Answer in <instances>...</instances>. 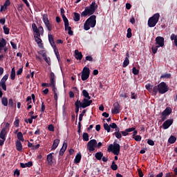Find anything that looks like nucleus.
<instances>
[{
    "label": "nucleus",
    "instance_id": "nucleus-8",
    "mask_svg": "<svg viewBox=\"0 0 177 177\" xmlns=\"http://www.w3.org/2000/svg\"><path fill=\"white\" fill-rule=\"evenodd\" d=\"M121 106L118 102L113 104V109H111L113 114H118L120 111Z\"/></svg>",
    "mask_w": 177,
    "mask_h": 177
},
{
    "label": "nucleus",
    "instance_id": "nucleus-2",
    "mask_svg": "<svg viewBox=\"0 0 177 177\" xmlns=\"http://www.w3.org/2000/svg\"><path fill=\"white\" fill-rule=\"evenodd\" d=\"M32 29L35 32L34 37L38 46H39V48H44V45L42 44V39H41L40 38L41 35H44V27H42V26L37 27L35 23H32Z\"/></svg>",
    "mask_w": 177,
    "mask_h": 177
},
{
    "label": "nucleus",
    "instance_id": "nucleus-10",
    "mask_svg": "<svg viewBox=\"0 0 177 177\" xmlns=\"http://www.w3.org/2000/svg\"><path fill=\"white\" fill-rule=\"evenodd\" d=\"M68 147V142L67 140H64V143H63V146L62 147V149H60L59 150V158H62V156H64L66 149Z\"/></svg>",
    "mask_w": 177,
    "mask_h": 177
},
{
    "label": "nucleus",
    "instance_id": "nucleus-58",
    "mask_svg": "<svg viewBox=\"0 0 177 177\" xmlns=\"http://www.w3.org/2000/svg\"><path fill=\"white\" fill-rule=\"evenodd\" d=\"M171 74H162L160 78H170Z\"/></svg>",
    "mask_w": 177,
    "mask_h": 177
},
{
    "label": "nucleus",
    "instance_id": "nucleus-29",
    "mask_svg": "<svg viewBox=\"0 0 177 177\" xmlns=\"http://www.w3.org/2000/svg\"><path fill=\"white\" fill-rule=\"evenodd\" d=\"M160 84L158 85H155V86H153L152 91L155 93V95H157L158 92H160Z\"/></svg>",
    "mask_w": 177,
    "mask_h": 177
},
{
    "label": "nucleus",
    "instance_id": "nucleus-42",
    "mask_svg": "<svg viewBox=\"0 0 177 177\" xmlns=\"http://www.w3.org/2000/svg\"><path fill=\"white\" fill-rule=\"evenodd\" d=\"M133 34H132V30L131 28H129L127 29V38H131Z\"/></svg>",
    "mask_w": 177,
    "mask_h": 177
},
{
    "label": "nucleus",
    "instance_id": "nucleus-43",
    "mask_svg": "<svg viewBox=\"0 0 177 177\" xmlns=\"http://www.w3.org/2000/svg\"><path fill=\"white\" fill-rule=\"evenodd\" d=\"M0 86H1L2 89H3V91H7L6 84H5L3 82V81H2V80H1V81H0Z\"/></svg>",
    "mask_w": 177,
    "mask_h": 177
},
{
    "label": "nucleus",
    "instance_id": "nucleus-38",
    "mask_svg": "<svg viewBox=\"0 0 177 177\" xmlns=\"http://www.w3.org/2000/svg\"><path fill=\"white\" fill-rule=\"evenodd\" d=\"M111 168L113 171H116L118 169V164H115V161H112V164L111 165Z\"/></svg>",
    "mask_w": 177,
    "mask_h": 177
},
{
    "label": "nucleus",
    "instance_id": "nucleus-49",
    "mask_svg": "<svg viewBox=\"0 0 177 177\" xmlns=\"http://www.w3.org/2000/svg\"><path fill=\"white\" fill-rule=\"evenodd\" d=\"M158 50V45H156V46H152V52H153V53H154V54L157 53Z\"/></svg>",
    "mask_w": 177,
    "mask_h": 177
},
{
    "label": "nucleus",
    "instance_id": "nucleus-11",
    "mask_svg": "<svg viewBox=\"0 0 177 177\" xmlns=\"http://www.w3.org/2000/svg\"><path fill=\"white\" fill-rule=\"evenodd\" d=\"M93 100L91 99L86 98L83 99L82 100V107L83 109H86V107H88V106H91L92 104Z\"/></svg>",
    "mask_w": 177,
    "mask_h": 177
},
{
    "label": "nucleus",
    "instance_id": "nucleus-61",
    "mask_svg": "<svg viewBox=\"0 0 177 177\" xmlns=\"http://www.w3.org/2000/svg\"><path fill=\"white\" fill-rule=\"evenodd\" d=\"M23 67H21L20 68H19V70L17 71V75H21L23 73Z\"/></svg>",
    "mask_w": 177,
    "mask_h": 177
},
{
    "label": "nucleus",
    "instance_id": "nucleus-6",
    "mask_svg": "<svg viewBox=\"0 0 177 177\" xmlns=\"http://www.w3.org/2000/svg\"><path fill=\"white\" fill-rule=\"evenodd\" d=\"M90 68L88 67H84L83 71H82V80L86 81L90 77Z\"/></svg>",
    "mask_w": 177,
    "mask_h": 177
},
{
    "label": "nucleus",
    "instance_id": "nucleus-48",
    "mask_svg": "<svg viewBox=\"0 0 177 177\" xmlns=\"http://www.w3.org/2000/svg\"><path fill=\"white\" fill-rule=\"evenodd\" d=\"M19 122H20V120L19 118H16L15 121L14 122V125H15V127H19Z\"/></svg>",
    "mask_w": 177,
    "mask_h": 177
},
{
    "label": "nucleus",
    "instance_id": "nucleus-12",
    "mask_svg": "<svg viewBox=\"0 0 177 177\" xmlns=\"http://www.w3.org/2000/svg\"><path fill=\"white\" fill-rule=\"evenodd\" d=\"M173 122H174L173 118H170L169 120L166 119V121H165V122H163L162 124V128L164 129H167L168 128H169V127H171V125H172Z\"/></svg>",
    "mask_w": 177,
    "mask_h": 177
},
{
    "label": "nucleus",
    "instance_id": "nucleus-35",
    "mask_svg": "<svg viewBox=\"0 0 177 177\" xmlns=\"http://www.w3.org/2000/svg\"><path fill=\"white\" fill-rule=\"evenodd\" d=\"M104 129L107 131V132H111V124L109 125L107 122H105L104 124Z\"/></svg>",
    "mask_w": 177,
    "mask_h": 177
},
{
    "label": "nucleus",
    "instance_id": "nucleus-16",
    "mask_svg": "<svg viewBox=\"0 0 177 177\" xmlns=\"http://www.w3.org/2000/svg\"><path fill=\"white\" fill-rule=\"evenodd\" d=\"M75 57L77 59V60H82L83 57V55L82 52H79L77 49L75 50Z\"/></svg>",
    "mask_w": 177,
    "mask_h": 177
},
{
    "label": "nucleus",
    "instance_id": "nucleus-33",
    "mask_svg": "<svg viewBox=\"0 0 177 177\" xmlns=\"http://www.w3.org/2000/svg\"><path fill=\"white\" fill-rule=\"evenodd\" d=\"M46 28L48 31H52L53 30V24L50 23L48 18L47 19Z\"/></svg>",
    "mask_w": 177,
    "mask_h": 177
},
{
    "label": "nucleus",
    "instance_id": "nucleus-21",
    "mask_svg": "<svg viewBox=\"0 0 177 177\" xmlns=\"http://www.w3.org/2000/svg\"><path fill=\"white\" fill-rule=\"evenodd\" d=\"M114 135L118 139H120L122 136V132H120V128L117 125V128L115 129V132H114Z\"/></svg>",
    "mask_w": 177,
    "mask_h": 177
},
{
    "label": "nucleus",
    "instance_id": "nucleus-44",
    "mask_svg": "<svg viewBox=\"0 0 177 177\" xmlns=\"http://www.w3.org/2000/svg\"><path fill=\"white\" fill-rule=\"evenodd\" d=\"M3 28L4 34L8 35L10 31V28L8 27H6V26H3Z\"/></svg>",
    "mask_w": 177,
    "mask_h": 177
},
{
    "label": "nucleus",
    "instance_id": "nucleus-24",
    "mask_svg": "<svg viewBox=\"0 0 177 177\" xmlns=\"http://www.w3.org/2000/svg\"><path fill=\"white\" fill-rule=\"evenodd\" d=\"M170 39L174 41L175 46L177 48V34H171L170 37Z\"/></svg>",
    "mask_w": 177,
    "mask_h": 177
},
{
    "label": "nucleus",
    "instance_id": "nucleus-9",
    "mask_svg": "<svg viewBox=\"0 0 177 177\" xmlns=\"http://www.w3.org/2000/svg\"><path fill=\"white\" fill-rule=\"evenodd\" d=\"M156 44L158 45V48L164 46V45H165L164 37H156Z\"/></svg>",
    "mask_w": 177,
    "mask_h": 177
},
{
    "label": "nucleus",
    "instance_id": "nucleus-40",
    "mask_svg": "<svg viewBox=\"0 0 177 177\" xmlns=\"http://www.w3.org/2000/svg\"><path fill=\"white\" fill-rule=\"evenodd\" d=\"M145 88L146 89H147V91H149V92H151V91H153V86L151 85V84H147L145 85Z\"/></svg>",
    "mask_w": 177,
    "mask_h": 177
},
{
    "label": "nucleus",
    "instance_id": "nucleus-53",
    "mask_svg": "<svg viewBox=\"0 0 177 177\" xmlns=\"http://www.w3.org/2000/svg\"><path fill=\"white\" fill-rule=\"evenodd\" d=\"M8 105L10 106V107H13L14 106L13 99H12V98L9 99Z\"/></svg>",
    "mask_w": 177,
    "mask_h": 177
},
{
    "label": "nucleus",
    "instance_id": "nucleus-57",
    "mask_svg": "<svg viewBox=\"0 0 177 177\" xmlns=\"http://www.w3.org/2000/svg\"><path fill=\"white\" fill-rule=\"evenodd\" d=\"M48 129H49V131H55V127H54V125L53 124H50L49 125H48Z\"/></svg>",
    "mask_w": 177,
    "mask_h": 177
},
{
    "label": "nucleus",
    "instance_id": "nucleus-55",
    "mask_svg": "<svg viewBox=\"0 0 177 177\" xmlns=\"http://www.w3.org/2000/svg\"><path fill=\"white\" fill-rule=\"evenodd\" d=\"M68 33L69 35H74V32L72 30V28L68 25Z\"/></svg>",
    "mask_w": 177,
    "mask_h": 177
},
{
    "label": "nucleus",
    "instance_id": "nucleus-50",
    "mask_svg": "<svg viewBox=\"0 0 177 177\" xmlns=\"http://www.w3.org/2000/svg\"><path fill=\"white\" fill-rule=\"evenodd\" d=\"M8 77H9V74H6V75L3 77V78H1V80H2L5 84H6V81H7Z\"/></svg>",
    "mask_w": 177,
    "mask_h": 177
},
{
    "label": "nucleus",
    "instance_id": "nucleus-15",
    "mask_svg": "<svg viewBox=\"0 0 177 177\" xmlns=\"http://www.w3.org/2000/svg\"><path fill=\"white\" fill-rule=\"evenodd\" d=\"M75 106H76L75 113H76V114H78L79 111H80V107H82L81 100L77 99V100H76V102H75Z\"/></svg>",
    "mask_w": 177,
    "mask_h": 177
},
{
    "label": "nucleus",
    "instance_id": "nucleus-27",
    "mask_svg": "<svg viewBox=\"0 0 177 177\" xmlns=\"http://www.w3.org/2000/svg\"><path fill=\"white\" fill-rule=\"evenodd\" d=\"M103 156L104 153H102V151H97V153H95V158H97V160H102Z\"/></svg>",
    "mask_w": 177,
    "mask_h": 177
},
{
    "label": "nucleus",
    "instance_id": "nucleus-63",
    "mask_svg": "<svg viewBox=\"0 0 177 177\" xmlns=\"http://www.w3.org/2000/svg\"><path fill=\"white\" fill-rule=\"evenodd\" d=\"M26 101L28 102V104L32 103V97L31 96H28Z\"/></svg>",
    "mask_w": 177,
    "mask_h": 177
},
{
    "label": "nucleus",
    "instance_id": "nucleus-51",
    "mask_svg": "<svg viewBox=\"0 0 177 177\" xmlns=\"http://www.w3.org/2000/svg\"><path fill=\"white\" fill-rule=\"evenodd\" d=\"M68 30H69V21H68V19L66 18L65 30L68 32Z\"/></svg>",
    "mask_w": 177,
    "mask_h": 177
},
{
    "label": "nucleus",
    "instance_id": "nucleus-23",
    "mask_svg": "<svg viewBox=\"0 0 177 177\" xmlns=\"http://www.w3.org/2000/svg\"><path fill=\"white\" fill-rule=\"evenodd\" d=\"M59 139H55L53 145L51 147V150H55V149H57V146L59 145Z\"/></svg>",
    "mask_w": 177,
    "mask_h": 177
},
{
    "label": "nucleus",
    "instance_id": "nucleus-28",
    "mask_svg": "<svg viewBox=\"0 0 177 177\" xmlns=\"http://www.w3.org/2000/svg\"><path fill=\"white\" fill-rule=\"evenodd\" d=\"M10 78L12 80H15V78H16V70H15V67H12V68L11 70Z\"/></svg>",
    "mask_w": 177,
    "mask_h": 177
},
{
    "label": "nucleus",
    "instance_id": "nucleus-59",
    "mask_svg": "<svg viewBox=\"0 0 177 177\" xmlns=\"http://www.w3.org/2000/svg\"><path fill=\"white\" fill-rule=\"evenodd\" d=\"M45 110H46V106H45L44 102H42L41 107V111L42 113H44V111H45Z\"/></svg>",
    "mask_w": 177,
    "mask_h": 177
},
{
    "label": "nucleus",
    "instance_id": "nucleus-46",
    "mask_svg": "<svg viewBox=\"0 0 177 177\" xmlns=\"http://www.w3.org/2000/svg\"><path fill=\"white\" fill-rule=\"evenodd\" d=\"M52 89H53V91L54 92V95H55V94L56 93V91H57V88H56V78L55 80V82H54V84L53 85Z\"/></svg>",
    "mask_w": 177,
    "mask_h": 177
},
{
    "label": "nucleus",
    "instance_id": "nucleus-36",
    "mask_svg": "<svg viewBox=\"0 0 177 177\" xmlns=\"http://www.w3.org/2000/svg\"><path fill=\"white\" fill-rule=\"evenodd\" d=\"M176 136H174L173 135H171V136L168 139V142L169 143H175V142L176 141Z\"/></svg>",
    "mask_w": 177,
    "mask_h": 177
},
{
    "label": "nucleus",
    "instance_id": "nucleus-39",
    "mask_svg": "<svg viewBox=\"0 0 177 177\" xmlns=\"http://www.w3.org/2000/svg\"><path fill=\"white\" fill-rule=\"evenodd\" d=\"M48 19V16L47 14L43 15V21L46 27H47Z\"/></svg>",
    "mask_w": 177,
    "mask_h": 177
},
{
    "label": "nucleus",
    "instance_id": "nucleus-60",
    "mask_svg": "<svg viewBox=\"0 0 177 177\" xmlns=\"http://www.w3.org/2000/svg\"><path fill=\"white\" fill-rule=\"evenodd\" d=\"M10 44L13 49H17V44H15V42H13V41H10Z\"/></svg>",
    "mask_w": 177,
    "mask_h": 177
},
{
    "label": "nucleus",
    "instance_id": "nucleus-56",
    "mask_svg": "<svg viewBox=\"0 0 177 177\" xmlns=\"http://www.w3.org/2000/svg\"><path fill=\"white\" fill-rule=\"evenodd\" d=\"M134 139H135V140H137V142H139V141L142 140V136H140V135L136 134Z\"/></svg>",
    "mask_w": 177,
    "mask_h": 177
},
{
    "label": "nucleus",
    "instance_id": "nucleus-64",
    "mask_svg": "<svg viewBox=\"0 0 177 177\" xmlns=\"http://www.w3.org/2000/svg\"><path fill=\"white\" fill-rule=\"evenodd\" d=\"M138 176L140 177H143L144 176V174H143L142 169H138Z\"/></svg>",
    "mask_w": 177,
    "mask_h": 177
},
{
    "label": "nucleus",
    "instance_id": "nucleus-47",
    "mask_svg": "<svg viewBox=\"0 0 177 177\" xmlns=\"http://www.w3.org/2000/svg\"><path fill=\"white\" fill-rule=\"evenodd\" d=\"M167 117H166V113H165V110L162 112L161 120L165 122V120H167Z\"/></svg>",
    "mask_w": 177,
    "mask_h": 177
},
{
    "label": "nucleus",
    "instance_id": "nucleus-32",
    "mask_svg": "<svg viewBox=\"0 0 177 177\" xmlns=\"http://www.w3.org/2000/svg\"><path fill=\"white\" fill-rule=\"evenodd\" d=\"M171 113H172V109L171 107H166L164 112V113H165V116L167 118V115H169Z\"/></svg>",
    "mask_w": 177,
    "mask_h": 177
},
{
    "label": "nucleus",
    "instance_id": "nucleus-4",
    "mask_svg": "<svg viewBox=\"0 0 177 177\" xmlns=\"http://www.w3.org/2000/svg\"><path fill=\"white\" fill-rule=\"evenodd\" d=\"M160 20V13H155L151 17H149L148 20L149 27H156L157 23Z\"/></svg>",
    "mask_w": 177,
    "mask_h": 177
},
{
    "label": "nucleus",
    "instance_id": "nucleus-13",
    "mask_svg": "<svg viewBox=\"0 0 177 177\" xmlns=\"http://www.w3.org/2000/svg\"><path fill=\"white\" fill-rule=\"evenodd\" d=\"M129 57H130L129 52H127L126 57H125V59L124 60V62H123V64H122V67H127V66H129V64L130 63Z\"/></svg>",
    "mask_w": 177,
    "mask_h": 177
},
{
    "label": "nucleus",
    "instance_id": "nucleus-1",
    "mask_svg": "<svg viewBox=\"0 0 177 177\" xmlns=\"http://www.w3.org/2000/svg\"><path fill=\"white\" fill-rule=\"evenodd\" d=\"M98 8V5H97L96 2L93 1L90 6H86L84 10L81 13V17H86V16H90L87 20H86L84 24V29L86 31L93 28L96 26L97 23V17L94 15L95 12H96ZM91 26V27H90Z\"/></svg>",
    "mask_w": 177,
    "mask_h": 177
},
{
    "label": "nucleus",
    "instance_id": "nucleus-54",
    "mask_svg": "<svg viewBox=\"0 0 177 177\" xmlns=\"http://www.w3.org/2000/svg\"><path fill=\"white\" fill-rule=\"evenodd\" d=\"M10 0H6L3 6L6 9L8 8V6H10Z\"/></svg>",
    "mask_w": 177,
    "mask_h": 177
},
{
    "label": "nucleus",
    "instance_id": "nucleus-17",
    "mask_svg": "<svg viewBox=\"0 0 177 177\" xmlns=\"http://www.w3.org/2000/svg\"><path fill=\"white\" fill-rule=\"evenodd\" d=\"M47 162L49 165H53V153H49V154L47 155Z\"/></svg>",
    "mask_w": 177,
    "mask_h": 177
},
{
    "label": "nucleus",
    "instance_id": "nucleus-20",
    "mask_svg": "<svg viewBox=\"0 0 177 177\" xmlns=\"http://www.w3.org/2000/svg\"><path fill=\"white\" fill-rule=\"evenodd\" d=\"M6 128L5 127L1 129V133H0V138L3 139V140H6Z\"/></svg>",
    "mask_w": 177,
    "mask_h": 177
},
{
    "label": "nucleus",
    "instance_id": "nucleus-31",
    "mask_svg": "<svg viewBox=\"0 0 177 177\" xmlns=\"http://www.w3.org/2000/svg\"><path fill=\"white\" fill-rule=\"evenodd\" d=\"M43 55H44V59L45 60V62H46V63L48 64V66H50V64H51L50 57H47L46 52H45V54Z\"/></svg>",
    "mask_w": 177,
    "mask_h": 177
},
{
    "label": "nucleus",
    "instance_id": "nucleus-7",
    "mask_svg": "<svg viewBox=\"0 0 177 177\" xmlns=\"http://www.w3.org/2000/svg\"><path fill=\"white\" fill-rule=\"evenodd\" d=\"M168 91L169 86L167 85L166 82H162L159 84V93H166Z\"/></svg>",
    "mask_w": 177,
    "mask_h": 177
},
{
    "label": "nucleus",
    "instance_id": "nucleus-45",
    "mask_svg": "<svg viewBox=\"0 0 177 177\" xmlns=\"http://www.w3.org/2000/svg\"><path fill=\"white\" fill-rule=\"evenodd\" d=\"M132 73L134 74V75H138L139 74V70H138L136 67H133Z\"/></svg>",
    "mask_w": 177,
    "mask_h": 177
},
{
    "label": "nucleus",
    "instance_id": "nucleus-19",
    "mask_svg": "<svg viewBox=\"0 0 177 177\" xmlns=\"http://www.w3.org/2000/svg\"><path fill=\"white\" fill-rule=\"evenodd\" d=\"M16 149L18 151H22L23 150V145L20 140L16 141Z\"/></svg>",
    "mask_w": 177,
    "mask_h": 177
},
{
    "label": "nucleus",
    "instance_id": "nucleus-5",
    "mask_svg": "<svg viewBox=\"0 0 177 177\" xmlns=\"http://www.w3.org/2000/svg\"><path fill=\"white\" fill-rule=\"evenodd\" d=\"M97 142L96 139H91L87 143V149L89 151H94L95 147H97Z\"/></svg>",
    "mask_w": 177,
    "mask_h": 177
},
{
    "label": "nucleus",
    "instance_id": "nucleus-34",
    "mask_svg": "<svg viewBox=\"0 0 177 177\" xmlns=\"http://www.w3.org/2000/svg\"><path fill=\"white\" fill-rule=\"evenodd\" d=\"M17 138L20 142H21H21H24V137L22 132L19 131L17 133Z\"/></svg>",
    "mask_w": 177,
    "mask_h": 177
},
{
    "label": "nucleus",
    "instance_id": "nucleus-30",
    "mask_svg": "<svg viewBox=\"0 0 177 177\" xmlns=\"http://www.w3.org/2000/svg\"><path fill=\"white\" fill-rule=\"evenodd\" d=\"M73 20L75 21H80V13H77V12L73 13Z\"/></svg>",
    "mask_w": 177,
    "mask_h": 177
},
{
    "label": "nucleus",
    "instance_id": "nucleus-18",
    "mask_svg": "<svg viewBox=\"0 0 177 177\" xmlns=\"http://www.w3.org/2000/svg\"><path fill=\"white\" fill-rule=\"evenodd\" d=\"M48 41L52 46V48H55V40H54V37L52 35V34H48Z\"/></svg>",
    "mask_w": 177,
    "mask_h": 177
},
{
    "label": "nucleus",
    "instance_id": "nucleus-26",
    "mask_svg": "<svg viewBox=\"0 0 177 177\" xmlns=\"http://www.w3.org/2000/svg\"><path fill=\"white\" fill-rule=\"evenodd\" d=\"M81 158H82L81 153H77V154H76V156L75 157V162H76V164H77L78 162H80Z\"/></svg>",
    "mask_w": 177,
    "mask_h": 177
},
{
    "label": "nucleus",
    "instance_id": "nucleus-62",
    "mask_svg": "<svg viewBox=\"0 0 177 177\" xmlns=\"http://www.w3.org/2000/svg\"><path fill=\"white\" fill-rule=\"evenodd\" d=\"M110 127L115 129L116 131L117 124L115 122H112V124H110Z\"/></svg>",
    "mask_w": 177,
    "mask_h": 177
},
{
    "label": "nucleus",
    "instance_id": "nucleus-52",
    "mask_svg": "<svg viewBox=\"0 0 177 177\" xmlns=\"http://www.w3.org/2000/svg\"><path fill=\"white\" fill-rule=\"evenodd\" d=\"M148 145H150L151 146H154L155 142L152 139H148L147 140Z\"/></svg>",
    "mask_w": 177,
    "mask_h": 177
},
{
    "label": "nucleus",
    "instance_id": "nucleus-37",
    "mask_svg": "<svg viewBox=\"0 0 177 177\" xmlns=\"http://www.w3.org/2000/svg\"><path fill=\"white\" fill-rule=\"evenodd\" d=\"M1 103L3 104V106H8V97L6 96H3V97L1 98Z\"/></svg>",
    "mask_w": 177,
    "mask_h": 177
},
{
    "label": "nucleus",
    "instance_id": "nucleus-25",
    "mask_svg": "<svg viewBox=\"0 0 177 177\" xmlns=\"http://www.w3.org/2000/svg\"><path fill=\"white\" fill-rule=\"evenodd\" d=\"M82 95L84 97V99H91V96H90L89 93L88 92V91H86V89H83Z\"/></svg>",
    "mask_w": 177,
    "mask_h": 177
},
{
    "label": "nucleus",
    "instance_id": "nucleus-3",
    "mask_svg": "<svg viewBox=\"0 0 177 177\" xmlns=\"http://www.w3.org/2000/svg\"><path fill=\"white\" fill-rule=\"evenodd\" d=\"M120 145H119V143H117L116 142H114L113 145L111 144L109 145V147H107V151L109 152L112 151L115 155H119L120 153Z\"/></svg>",
    "mask_w": 177,
    "mask_h": 177
},
{
    "label": "nucleus",
    "instance_id": "nucleus-14",
    "mask_svg": "<svg viewBox=\"0 0 177 177\" xmlns=\"http://www.w3.org/2000/svg\"><path fill=\"white\" fill-rule=\"evenodd\" d=\"M55 79H56V75H55V73L51 72L50 75V82L49 83V85L52 88L53 87Z\"/></svg>",
    "mask_w": 177,
    "mask_h": 177
},
{
    "label": "nucleus",
    "instance_id": "nucleus-41",
    "mask_svg": "<svg viewBox=\"0 0 177 177\" xmlns=\"http://www.w3.org/2000/svg\"><path fill=\"white\" fill-rule=\"evenodd\" d=\"M83 140H86V141L89 140V135L87 132L83 133Z\"/></svg>",
    "mask_w": 177,
    "mask_h": 177
},
{
    "label": "nucleus",
    "instance_id": "nucleus-22",
    "mask_svg": "<svg viewBox=\"0 0 177 177\" xmlns=\"http://www.w3.org/2000/svg\"><path fill=\"white\" fill-rule=\"evenodd\" d=\"M54 53L56 55V57H57V59L58 62H59L60 61V54H59V52L58 51V49L57 48V45H56L55 43V45H54Z\"/></svg>",
    "mask_w": 177,
    "mask_h": 177
}]
</instances>
